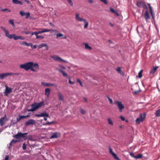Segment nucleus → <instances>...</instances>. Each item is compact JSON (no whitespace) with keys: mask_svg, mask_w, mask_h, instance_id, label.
<instances>
[{"mask_svg":"<svg viewBox=\"0 0 160 160\" xmlns=\"http://www.w3.org/2000/svg\"><path fill=\"white\" fill-rule=\"evenodd\" d=\"M32 62H26L24 64L20 65V67L21 68L23 69L26 71H28L30 70L34 72H36L37 70L32 67Z\"/></svg>","mask_w":160,"mask_h":160,"instance_id":"f257e3e1","label":"nucleus"},{"mask_svg":"<svg viewBox=\"0 0 160 160\" xmlns=\"http://www.w3.org/2000/svg\"><path fill=\"white\" fill-rule=\"evenodd\" d=\"M28 132L22 133L21 138H23L24 140L28 139L32 141H33L32 135H28Z\"/></svg>","mask_w":160,"mask_h":160,"instance_id":"f03ea898","label":"nucleus"},{"mask_svg":"<svg viewBox=\"0 0 160 160\" xmlns=\"http://www.w3.org/2000/svg\"><path fill=\"white\" fill-rule=\"evenodd\" d=\"M114 103L117 105L119 111L120 112H122V109H124V105L122 103V102L120 101L116 100L114 102Z\"/></svg>","mask_w":160,"mask_h":160,"instance_id":"7ed1b4c3","label":"nucleus"},{"mask_svg":"<svg viewBox=\"0 0 160 160\" xmlns=\"http://www.w3.org/2000/svg\"><path fill=\"white\" fill-rule=\"evenodd\" d=\"M136 5L137 7L139 8H144L147 9V7L144 2L138 1L137 2Z\"/></svg>","mask_w":160,"mask_h":160,"instance_id":"20e7f679","label":"nucleus"},{"mask_svg":"<svg viewBox=\"0 0 160 160\" xmlns=\"http://www.w3.org/2000/svg\"><path fill=\"white\" fill-rule=\"evenodd\" d=\"M51 57L52 58L56 61H59L60 62H66L67 61L64 60L62 59L61 58L58 56H51Z\"/></svg>","mask_w":160,"mask_h":160,"instance_id":"39448f33","label":"nucleus"},{"mask_svg":"<svg viewBox=\"0 0 160 160\" xmlns=\"http://www.w3.org/2000/svg\"><path fill=\"white\" fill-rule=\"evenodd\" d=\"M36 122L35 120L31 119L27 121L24 124L25 127L30 126V125H33L35 124Z\"/></svg>","mask_w":160,"mask_h":160,"instance_id":"423d86ee","label":"nucleus"},{"mask_svg":"<svg viewBox=\"0 0 160 160\" xmlns=\"http://www.w3.org/2000/svg\"><path fill=\"white\" fill-rule=\"evenodd\" d=\"M36 102H34L33 104L31 105V108L27 109V111L28 112H33L35 111L38 108L36 104Z\"/></svg>","mask_w":160,"mask_h":160,"instance_id":"0eeeda50","label":"nucleus"},{"mask_svg":"<svg viewBox=\"0 0 160 160\" xmlns=\"http://www.w3.org/2000/svg\"><path fill=\"white\" fill-rule=\"evenodd\" d=\"M5 90L4 92V95L6 96H7L9 93L12 92V89L8 88V86H5Z\"/></svg>","mask_w":160,"mask_h":160,"instance_id":"6e6552de","label":"nucleus"},{"mask_svg":"<svg viewBox=\"0 0 160 160\" xmlns=\"http://www.w3.org/2000/svg\"><path fill=\"white\" fill-rule=\"evenodd\" d=\"M146 115L147 113L145 112H144L143 113H140L139 114V118L144 121L146 118Z\"/></svg>","mask_w":160,"mask_h":160,"instance_id":"1a4fd4ad","label":"nucleus"},{"mask_svg":"<svg viewBox=\"0 0 160 160\" xmlns=\"http://www.w3.org/2000/svg\"><path fill=\"white\" fill-rule=\"evenodd\" d=\"M7 118L6 115L5 114L4 115V117L0 119V125L1 126H2L4 124V123L5 121H6V120H5V119H6V118Z\"/></svg>","mask_w":160,"mask_h":160,"instance_id":"9d476101","label":"nucleus"},{"mask_svg":"<svg viewBox=\"0 0 160 160\" xmlns=\"http://www.w3.org/2000/svg\"><path fill=\"white\" fill-rule=\"evenodd\" d=\"M144 17L145 19L147 21L150 19V16L147 10H146L144 14Z\"/></svg>","mask_w":160,"mask_h":160,"instance_id":"9b49d317","label":"nucleus"},{"mask_svg":"<svg viewBox=\"0 0 160 160\" xmlns=\"http://www.w3.org/2000/svg\"><path fill=\"white\" fill-rule=\"evenodd\" d=\"M110 11L112 13H113L114 14L116 15L117 16H118L119 15V14L118 12L115 10L113 8H110Z\"/></svg>","mask_w":160,"mask_h":160,"instance_id":"f8f14e48","label":"nucleus"},{"mask_svg":"<svg viewBox=\"0 0 160 160\" xmlns=\"http://www.w3.org/2000/svg\"><path fill=\"white\" fill-rule=\"evenodd\" d=\"M76 19L79 21H85V19H83L82 18H80L79 17V14H77L76 15Z\"/></svg>","mask_w":160,"mask_h":160,"instance_id":"ddd939ff","label":"nucleus"},{"mask_svg":"<svg viewBox=\"0 0 160 160\" xmlns=\"http://www.w3.org/2000/svg\"><path fill=\"white\" fill-rule=\"evenodd\" d=\"M40 117H49V116L48 113L46 112L45 111L42 112H41L40 113Z\"/></svg>","mask_w":160,"mask_h":160,"instance_id":"4468645a","label":"nucleus"},{"mask_svg":"<svg viewBox=\"0 0 160 160\" xmlns=\"http://www.w3.org/2000/svg\"><path fill=\"white\" fill-rule=\"evenodd\" d=\"M12 2L15 4H20L21 5H23V2L21 1H19L18 0H12Z\"/></svg>","mask_w":160,"mask_h":160,"instance_id":"2eb2a0df","label":"nucleus"},{"mask_svg":"<svg viewBox=\"0 0 160 160\" xmlns=\"http://www.w3.org/2000/svg\"><path fill=\"white\" fill-rule=\"evenodd\" d=\"M22 133L21 132H18V133L15 135L14 137L16 139H19L22 138Z\"/></svg>","mask_w":160,"mask_h":160,"instance_id":"dca6fc26","label":"nucleus"},{"mask_svg":"<svg viewBox=\"0 0 160 160\" xmlns=\"http://www.w3.org/2000/svg\"><path fill=\"white\" fill-rule=\"evenodd\" d=\"M158 66H156L153 68L152 69L150 72V74H153L156 71L157 69L158 68Z\"/></svg>","mask_w":160,"mask_h":160,"instance_id":"f3484780","label":"nucleus"},{"mask_svg":"<svg viewBox=\"0 0 160 160\" xmlns=\"http://www.w3.org/2000/svg\"><path fill=\"white\" fill-rule=\"evenodd\" d=\"M44 101H42L40 102H36V104L37 105V107L38 108V109L39 108H40L42 106H43L44 105Z\"/></svg>","mask_w":160,"mask_h":160,"instance_id":"a211bd4d","label":"nucleus"},{"mask_svg":"<svg viewBox=\"0 0 160 160\" xmlns=\"http://www.w3.org/2000/svg\"><path fill=\"white\" fill-rule=\"evenodd\" d=\"M45 95L48 96L50 92V89L49 88H46L45 89Z\"/></svg>","mask_w":160,"mask_h":160,"instance_id":"6ab92c4d","label":"nucleus"},{"mask_svg":"<svg viewBox=\"0 0 160 160\" xmlns=\"http://www.w3.org/2000/svg\"><path fill=\"white\" fill-rule=\"evenodd\" d=\"M32 67H34L35 68L37 69H38L39 68V65H38V63H34L32 62Z\"/></svg>","mask_w":160,"mask_h":160,"instance_id":"aec40b11","label":"nucleus"},{"mask_svg":"<svg viewBox=\"0 0 160 160\" xmlns=\"http://www.w3.org/2000/svg\"><path fill=\"white\" fill-rule=\"evenodd\" d=\"M58 71L59 72H61L64 77H67L68 76L67 74L64 71L61 69H59L58 70Z\"/></svg>","mask_w":160,"mask_h":160,"instance_id":"412c9836","label":"nucleus"},{"mask_svg":"<svg viewBox=\"0 0 160 160\" xmlns=\"http://www.w3.org/2000/svg\"><path fill=\"white\" fill-rule=\"evenodd\" d=\"M58 138L57 132H56L53 133L52 136L50 137V138Z\"/></svg>","mask_w":160,"mask_h":160,"instance_id":"4be33fe9","label":"nucleus"},{"mask_svg":"<svg viewBox=\"0 0 160 160\" xmlns=\"http://www.w3.org/2000/svg\"><path fill=\"white\" fill-rule=\"evenodd\" d=\"M22 115H19L16 118L17 120L16 121L17 122L21 120L23 118V117Z\"/></svg>","mask_w":160,"mask_h":160,"instance_id":"5701e85b","label":"nucleus"},{"mask_svg":"<svg viewBox=\"0 0 160 160\" xmlns=\"http://www.w3.org/2000/svg\"><path fill=\"white\" fill-rule=\"evenodd\" d=\"M56 123V122L55 121H52L51 122H46L45 124V125L50 126V125H51V124H54Z\"/></svg>","mask_w":160,"mask_h":160,"instance_id":"b1692460","label":"nucleus"},{"mask_svg":"<svg viewBox=\"0 0 160 160\" xmlns=\"http://www.w3.org/2000/svg\"><path fill=\"white\" fill-rule=\"evenodd\" d=\"M155 114L156 116L160 117V109L156 111Z\"/></svg>","mask_w":160,"mask_h":160,"instance_id":"393cba45","label":"nucleus"},{"mask_svg":"<svg viewBox=\"0 0 160 160\" xmlns=\"http://www.w3.org/2000/svg\"><path fill=\"white\" fill-rule=\"evenodd\" d=\"M112 156L114 158L117 160H121L118 157L117 154L114 152L112 154Z\"/></svg>","mask_w":160,"mask_h":160,"instance_id":"a878e982","label":"nucleus"},{"mask_svg":"<svg viewBox=\"0 0 160 160\" xmlns=\"http://www.w3.org/2000/svg\"><path fill=\"white\" fill-rule=\"evenodd\" d=\"M143 121L138 118H137L136 120V122L137 124H139L141 122H143Z\"/></svg>","mask_w":160,"mask_h":160,"instance_id":"bb28decb","label":"nucleus"},{"mask_svg":"<svg viewBox=\"0 0 160 160\" xmlns=\"http://www.w3.org/2000/svg\"><path fill=\"white\" fill-rule=\"evenodd\" d=\"M58 99L59 100L61 101H62L64 99H63V96H62V94L61 93H59L58 94Z\"/></svg>","mask_w":160,"mask_h":160,"instance_id":"cd10ccee","label":"nucleus"},{"mask_svg":"<svg viewBox=\"0 0 160 160\" xmlns=\"http://www.w3.org/2000/svg\"><path fill=\"white\" fill-rule=\"evenodd\" d=\"M150 12L151 16L152 18L154 20L155 19V16L154 15V14L153 12V11L152 9L150 10Z\"/></svg>","mask_w":160,"mask_h":160,"instance_id":"c85d7f7f","label":"nucleus"},{"mask_svg":"<svg viewBox=\"0 0 160 160\" xmlns=\"http://www.w3.org/2000/svg\"><path fill=\"white\" fill-rule=\"evenodd\" d=\"M142 157V155L141 154H139L135 156V158L136 159L141 158Z\"/></svg>","mask_w":160,"mask_h":160,"instance_id":"c756f323","label":"nucleus"},{"mask_svg":"<svg viewBox=\"0 0 160 160\" xmlns=\"http://www.w3.org/2000/svg\"><path fill=\"white\" fill-rule=\"evenodd\" d=\"M6 77L5 73L0 74V79L1 80L3 79Z\"/></svg>","mask_w":160,"mask_h":160,"instance_id":"7c9ffc66","label":"nucleus"},{"mask_svg":"<svg viewBox=\"0 0 160 160\" xmlns=\"http://www.w3.org/2000/svg\"><path fill=\"white\" fill-rule=\"evenodd\" d=\"M11 122L10 124V125L9 126V127H10L11 126V125H12L13 126L15 124H16L17 123V122H16V120H12L11 121V122Z\"/></svg>","mask_w":160,"mask_h":160,"instance_id":"2f4dec72","label":"nucleus"},{"mask_svg":"<svg viewBox=\"0 0 160 160\" xmlns=\"http://www.w3.org/2000/svg\"><path fill=\"white\" fill-rule=\"evenodd\" d=\"M46 46V43H42L41 44L39 45L38 46V48H41L42 47H44V46Z\"/></svg>","mask_w":160,"mask_h":160,"instance_id":"473e14b6","label":"nucleus"},{"mask_svg":"<svg viewBox=\"0 0 160 160\" xmlns=\"http://www.w3.org/2000/svg\"><path fill=\"white\" fill-rule=\"evenodd\" d=\"M85 47L86 49H88L89 50H91L92 49L91 47L87 43H85Z\"/></svg>","mask_w":160,"mask_h":160,"instance_id":"72a5a7b5","label":"nucleus"},{"mask_svg":"<svg viewBox=\"0 0 160 160\" xmlns=\"http://www.w3.org/2000/svg\"><path fill=\"white\" fill-rule=\"evenodd\" d=\"M107 98H108V100L110 102V103L111 104H113V101H112V99L111 98H110L108 96H107Z\"/></svg>","mask_w":160,"mask_h":160,"instance_id":"f704fd0d","label":"nucleus"},{"mask_svg":"<svg viewBox=\"0 0 160 160\" xmlns=\"http://www.w3.org/2000/svg\"><path fill=\"white\" fill-rule=\"evenodd\" d=\"M85 23L84 26V28H86L88 27V22H87L86 20H85V21H83Z\"/></svg>","mask_w":160,"mask_h":160,"instance_id":"c9c22d12","label":"nucleus"},{"mask_svg":"<svg viewBox=\"0 0 160 160\" xmlns=\"http://www.w3.org/2000/svg\"><path fill=\"white\" fill-rule=\"evenodd\" d=\"M41 84L46 87H48L50 86L49 83H44V82H42Z\"/></svg>","mask_w":160,"mask_h":160,"instance_id":"e433bc0d","label":"nucleus"},{"mask_svg":"<svg viewBox=\"0 0 160 160\" xmlns=\"http://www.w3.org/2000/svg\"><path fill=\"white\" fill-rule=\"evenodd\" d=\"M143 70H141L138 73V77L139 78H141L142 77V72Z\"/></svg>","mask_w":160,"mask_h":160,"instance_id":"4c0bfd02","label":"nucleus"},{"mask_svg":"<svg viewBox=\"0 0 160 160\" xmlns=\"http://www.w3.org/2000/svg\"><path fill=\"white\" fill-rule=\"evenodd\" d=\"M25 12H24L22 11L20 12V14L22 17H24L25 16Z\"/></svg>","mask_w":160,"mask_h":160,"instance_id":"58836bf2","label":"nucleus"},{"mask_svg":"<svg viewBox=\"0 0 160 160\" xmlns=\"http://www.w3.org/2000/svg\"><path fill=\"white\" fill-rule=\"evenodd\" d=\"M108 123L111 125H113V123L110 118H108Z\"/></svg>","mask_w":160,"mask_h":160,"instance_id":"ea45409f","label":"nucleus"},{"mask_svg":"<svg viewBox=\"0 0 160 160\" xmlns=\"http://www.w3.org/2000/svg\"><path fill=\"white\" fill-rule=\"evenodd\" d=\"M52 30H53L52 29H44L43 30V32H49L51 31H52Z\"/></svg>","mask_w":160,"mask_h":160,"instance_id":"a19ab883","label":"nucleus"},{"mask_svg":"<svg viewBox=\"0 0 160 160\" xmlns=\"http://www.w3.org/2000/svg\"><path fill=\"white\" fill-rule=\"evenodd\" d=\"M5 36L8 38L10 35L9 34V31L7 30L5 32Z\"/></svg>","mask_w":160,"mask_h":160,"instance_id":"79ce46f5","label":"nucleus"},{"mask_svg":"<svg viewBox=\"0 0 160 160\" xmlns=\"http://www.w3.org/2000/svg\"><path fill=\"white\" fill-rule=\"evenodd\" d=\"M80 112L82 114H85L86 113V112L85 110H83L82 109H80Z\"/></svg>","mask_w":160,"mask_h":160,"instance_id":"37998d69","label":"nucleus"},{"mask_svg":"<svg viewBox=\"0 0 160 160\" xmlns=\"http://www.w3.org/2000/svg\"><path fill=\"white\" fill-rule=\"evenodd\" d=\"M25 16H26V18H28L30 16V13L29 12H26L25 13Z\"/></svg>","mask_w":160,"mask_h":160,"instance_id":"c03bdc74","label":"nucleus"},{"mask_svg":"<svg viewBox=\"0 0 160 160\" xmlns=\"http://www.w3.org/2000/svg\"><path fill=\"white\" fill-rule=\"evenodd\" d=\"M63 34L61 33H58L56 35L57 38L63 36Z\"/></svg>","mask_w":160,"mask_h":160,"instance_id":"a18cd8bd","label":"nucleus"},{"mask_svg":"<svg viewBox=\"0 0 160 160\" xmlns=\"http://www.w3.org/2000/svg\"><path fill=\"white\" fill-rule=\"evenodd\" d=\"M77 82L79 83L80 85L81 86H82V87L83 86V85L82 84V82L81 81V80L79 79H77Z\"/></svg>","mask_w":160,"mask_h":160,"instance_id":"49530a36","label":"nucleus"},{"mask_svg":"<svg viewBox=\"0 0 160 160\" xmlns=\"http://www.w3.org/2000/svg\"><path fill=\"white\" fill-rule=\"evenodd\" d=\"M68 2L69 3V4H70V5L71 6H73V3L72 2V0H67Z\"/></svg>","mask_w":160,"mask_h":160,"instance_id":"de8ad7c7","label":"nucleus"},{"mask_svg":"<svg viewBox=\"0 0 160 160\" xmlns=\"http://www.w3.org/2000/svg\"><path fill=\"white\" fill-rule=\"evenodd\" d=\"M13 39L15 40H17L18 39H19V35L18 36H16L15 34H14V38Z\"/></svg>","mask_w":160,"mask_h":160,"instance_id":"09e8293b","label":"nucleus"},{"mask_svg":"<svg viewBox=\"0 0 160 160\" xmlns=\"http://www.w3.org/2000/svg\"><path fill=\"white\" fill-rule=\"evenodd\" d=\"M27 144L25 143H24L23 144L22 148L23 150H25L26 148Z\"/></svg>","mask_w":160,"mask_h":160,"instance_id":"8fccbe9b","label":"nucleus"},{"mask_svg":"<svg viewBox=\"0 0 160 160\" xmlns=\"http://www.w3.org/2000/svg\"><path fill=\"white\" fill-rule=\"evenodd\" d=\"M109 152L112 155L114 152L112 151V148H111L110 146H109Z\"/></svg>","mask_w":160,"mask_h":160,"instance_id":"3c124183","label":"nucleus"},{"mask_svg":"<svg viewBox=\"0 0 160 160\" xmlns=\"http://www.w3.org/2000/svg\"><path fill=\"white\" fill-rule=\"evenodd\" d=\"M36 38L37 39H38L39 38H40L41 39H43L44 38V37L42 36H39V35H37L36 37Z\"/></svg>","mask_w":160,"mask_h":160,"instance_id":"603ef678","label":"nucleus"},{"mask_svg":"<svg viewBox=\"0 0 160 160\" xmlns=\"http://www.w3.org/2000/svg\"><path fill=\"white\" fill-rule=\"evenodd\" d=\"M25 45H26L27 46H30L31 45L32 46V43H27L26 41L25 42Z\"/></svg>","mask_w":160,"mask_h":160,"instance_id":"864d4df0","label":"nucleus"},{"mask_svg":"<svg viewBox=\"0 0 160 160\" xmlns=\"http://www.w3.org/2000/svg\"><path fill=\"white\" fill-rule=\"evenodd\" d=\"M15 34H10L9 37L8 38L9 39H12V38H14V35Z\"/></svg>","mask_w":160,"mask_h":160,"instance_id":"5fc2aeb1","label":"nucleus"},{"mask_svg":"<svg viewBox=\"0 0 160 160\" xmlns=\"http://www.w3.org/2000/svg\"><path fill=\"white\" fill-rule=\"evenodd\" d=\"M9 23L12 25L14 23L13 20L12 19H10L9 20Z\"/></svg>","mask_w":160,"mask_h":160,"instance_id":"6e6d98bb","label":"nucleus"},{"mask_svg":"<svg viewBox=\"0 0 160 160\" xmlns=\"http://www.w3.org/2000/svg\"><path fill=\"white\" fill-rule=\"evenodd\" d=\"M68 82L71 85H73L74 83V82L72 81L70 79H69L68 80Z\"/></svg>","mask_w":160,"mask_h":160,"instance_id":"4d7b16f0","label":"nucleus"},{"mask_svg":"<svg viewBox=\"0 0 160 160\" xmlns=\"http://www.w3.org/2000/svg\"><path fill=\"white\" fill-rule=\"evenodd\" d=\"M6 75V76H7L9 75H11L12 74H14V73H5Z\"/></svg>","mask_w":160,"mask_h":160,"instance_id":"13d9d810","label":"nucleus"},{"mask_svg":"<svg viewBox=\"0 0 160 160\" xmlns=\"http://www.w3.org/2000/svg\"><path fill=\"white\" fill-rule=\"evenodd\" d=\"M116 70L118 72H120L121 71V68L120 67H118L117 69Z\"/></svg>","mask_w":160,"mask_h":160,"instance_id":"bf43d9fd","label":"nucleus"},{"mask_svg":"<svg viewBox=\"0 0 160 160\" xmlns=\"http://www.w3.org/2000/svg\"><path fill=\"white\" fill-rule=\"evenodd\" d=\"M120 118L122 121H124L125 120V118L122 116H120Z\"/></svg>","mask_w":160,"mask_h":160,"instance_id":"052dcab7","label":"nucleus"},{"mask_svg":"<svg viewBox=\"0 0 160 160\" xmlns=\"http://www.w3.org/2000/svg\"><path fill=\"white\" fill-rule=\"evenodd\" d=\"M101 2H103L105 4H108V2L107 0H100Z\"/></svg>","mask_w":160,"mask_h":160,"instance_id":"680f3d73","label":"nucleus"},{"mask_svg":"<svg viewBox=\"0 0 160 160\" xmlns=\"http://www.w3.org/2000/svg\"><path fill=\"white\" fill-rule=\"evenodd\" d=\"M0 28L1 29H2V30H3V31L5 32H6L7 30L6 29V28L3 26H1Z\"/></svg>","mask_w":160,"mask_h":160,"instance_id":"e2e57ef3","label":"nucleus"},{"mask_svg":"<svg viewBox=\"0 0 160 160\" xmlns=\"http://www.w3.org/2000/svg\"><path fill=\"white\" fill-rule=\"evenodd\" d=\"M50 86H53L55 87H57V84H55L54 83H49Z\"/></svg>","mask_w":160,"mask_h":160,"instance_id":"0e129e2a","label":"nucleus"},{"mask_svg":"<svg viewBox=\"0 0 160 160\" xmlns=\"http://www.w3.org/2000/svg\"><path fill=\"white\" fill-rule=\"evenodd\" d=\"M17 141H18L17 140L13 139L12 140V141H11V142L12 143H15L17 142Z\"/></svg>","mask_w":160,"mask_h":160,"instance_id":"69168bd1","label":"nucleus"},{"mask_svg":"<svg viewBox=\"0 0 160 160\" xmlns=\"http://www.w3.org/2000/svg\"><path fill=\"white\" fill-rule=\"evenodd\" d=\"M19 39L22 40H23L25 38L24 37L19 35Z\"/></svg>","mask_w":160,"mask_h":160,"instance_id":"338daca9","label":"nucleus"},{"mask_svg":"<svg viewBox=\"0 0 160 160\" xmlns=\"http://www.w3.org/2000/svg\"><path fill=\"white\" fill-rule=\"evenodd\" d=\"M130 156H131L132 157H133V158H135V156L134 155V154L132 152H131L130 153Z\"/></svg>","mask_w":160,"mask_h":160,"instance_id":"774afa93","label":"nucleus"}]
</instances>
